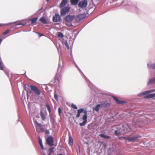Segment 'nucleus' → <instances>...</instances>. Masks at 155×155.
<instances>
[{
  "label": "nucleus",
  "mask_w": 155,
  "mask_h": 155,
  "mask_svg": "<svg viewBox=\"0 0 155 155\" xmlns=\"http://www.w3.org/2000/svg\"><path fill=\"white\" fill-rule=\"evenodd\" d=\"M41 130L43 132L44 130V128H41Z\"/></svg>",
  "instance_id": "41"
},
{
  "label": "nucleus",
  "mask_w": 155,
  "mask_h": 155,
  "mask_svg": "<svg viewBox=\"0 0 155 155\" xmlns=\"http://www.w3.org/2000/svg\"><path fill=\"white\" fill-rule=\"evenodd\" d=\"M37 33L39 35V37H41L42 36H43V35L39 33Z\"/></svg>",
  "instance_id": "39"
},
{
  "label": "nucleus",
  "mask_w": 155,
  "mask_h": 155,
  "mask_svg": "<svg viewBox=\"0 0 155 155\" xmlns=\"http://www.w3.org/2000/svg\"><path fill=\"white\" fill-rule=\"evenodd\" d=\"M71 106L72 107L75 109H77L78 108V107H77V106L73 104H71Z\"/></svg>",
  "instance_id": "30"
},
{
  "label": "nucleus",
  "mask_w": 155,
  "mask_h": 155,
  "mask_svg": "<svg viewBox=\"0 0 155 155\" xmlns=\"http://www.w3.org/2000/svg\"><path fill=\"white\" fill-rule=\"evenodd\" d=\"M68 143L70 146H72L73 143V139L71 137H69Z\"/></svg>",
  "instance_id": "21"
},
{
  "label": "nucleus",
  "mask_w": 155,
  "mask_h": 155,
  "mask_svg": "<svg viewBox=\"0 0 155 155\" xmlns=\"http://www.w3.org/2000/svg\"><path fill=\"white\" fill-rule=\"evenodd\" d=\"M5 66L2 61L0 60V70H4Z\"/></svg>",
  "instance_id": "22"
},
{
  "label": "nucleus",
  "mask_w": 155,
  "mask_h": 155,
  "mask_svg": "<svg viewBox=\"0 0 155 155\" xmlns=\"http://www.w3.org/2000/svg\"><path fill=\"white\" fill-rule=\"evenodd\" d=\"M70 8L68 6H65L61 9L60 11V14L61 16L65 15L68 14L70 11Z\"/></svg>",
  "instance_id": "8"
},
{
  "label": "nucleus",
  "mask_w": 155,
  "mask_h": 155,
  "mask_svg": "<svg viewBox=\"0 0 155 155\" xmlns=\"http://www.w3.org/2000/svg\"><path fill=\"white\" fill-rule=\"evenodd\" d=\"M62 110L60 107H59L58 108V112L59 116H60Z\"/></svg>",
  "instance_id": "31"
},
{
  "label": "nucleus",
  "mask_w": 155,
  "mask_h": 155,
  "mask_svg": "<svg viewBox=\"0 0 155 155\" xmlns=\"http://www.w3.org/2000/svg\"><path fill=\"white\" fill-rule=\"evenodd\" d=\"M40 20L43 24H47V22L45 19V18L44 17H41L40 19Z\"/></svg>",
  "instance_id": "18"
},
{
  "label": "nucleus",
  "mask_w": 155,
  "mask_h": 155,
  "mask_svg": "<svg viewBox=\"0 0 155 155\" xmlns=\"http://www.w3.org/2000/svg\"><path fill=\"white\" fill-rule=\"evenodd\" d=\"M79 152H80V148L79 147Z\"/></svg>",
  "instance_id": "44"
},
{
  "label": "nucleus",
  "mask_w": 155,
  "mask_h": 155,
  "mask_svg": "<svg viewBox=\"0 0 155 155\" xmlns=\"http://www.w3.org/2000/svg\"><path fill=\"white\" fill-rule=\"evenodd\" d=\"M18 25H20V24H18Z\"/></svg>",
  "instance_id": "49"
},
{
  "label": "nucleus",
  "mask_w": 155,
  "mask_h": 155,
  "mask_svg": "<svg viewBox=\"0 0 155 155\" xmlns=\"http://www.w3.org/2000/svg\"><path fill=\"white\" fill-rule=\"evenodd\" d=\"M40 147H41V149H44V147H43V146L42 143L40 144Z\"/></svg>",
  "instance_id": "38"
},
{
  "label": "nucleus",
  "mask_w": 155,
  "mask_h": 155,
  "mask_svg": "<svg viewBox=\"0 0 155 155\" xmlns=\"http://www.w3.org/2000/svg\"><path fill=\"white\" fill-rule=\"evenodd\" d=\"M74 16L68 15L64 19L65 24L68 26L70 27L71 26V21L74 19Z\"/></svg>",
  "instance_id": "4"
},
{
  "label": "nucleus",
  "mask_w": 155,
  "mask_h": 155,
  "mask_svg": "<svg viewBox=\"0 0 155 155\" xmlns=\"http://www.w3.org/2000/svg\"><path fill=\"white\" fill-rule=\"evenodd\" d=\"M40 115L42 119L43 120H44L45 119V116L42 110H41L40 111Z\"/></svg>",
  "instance_id": "17"
},
{
  "label": "nucleus",
  "mask_w": 155,
  "mask_h": 155,
  "mask_svg": "<svg viewBox=\"0 0 155 155\" xmlns=\"http://www.w3.org/2000/svg\"><path fill=\"white\" fill-rule=\"evenodd\" d=\"M149 67L153 69H155V63L148 65Z\"/></svg>",
  "instance_id": "25"
},
{
  "label": "nucleus",
  "mask_w": 155,
  "mask_h": 155,
  "mask_svg": "<svg viewBox=\"0 0 155 155\" xmlns=\"http://www.w3.org/2000/svg\"><path fill=\"white\" fill-rule=\"evenodd\" d=\"M59 155H63L61 154H60Z\"/></svg>",
  "instance_id": "46"
},
{
  "label": "nucleus",
  "mask_w": 155,
  "mask_h": 155,
  "mask_svg": "<svg viewBox=\"0 0 155 155\" xmlns=\"http://www.w3.org/2000/svg\"><path fill=\"white\" fill-rule=\"evenodd\" d=\"M38 19V17H35L31 19L30 20L31 21V23L33 24Z\"/></svg>",
  "instance_id": "23"
},
{
  "label": "nucleus",
  "mask_w": 155,
  "mask_h": 155,
  "mask_svg": "<svg viewBox=\"0 0 155 155\" xmlns=\"http://www.w3.org/2000/svg\"><path fill=\"white\" fill-rule=\"evenodd\" d=\"M87 4V0H84L80 1L78 4V6L81 8H85Z\"/></svg>",
  "instance_id": "11"
},
{
  "label": "nucleus",
  "mask_w": 155,
  "mask_h": 155,
  "mask_svg": "<svg viewBox=\"0 0 155 155\" xmlns=\"http://www.w3.org/2000/svg\"><path fill=\"white\" fill-rule=\"evenodd\" d=\"M83 112L84 115L83 116V119H87V111L84 110L83 108H80L77 110V114L76 116L77 118H78L80 116L81 113Z\"/></svg>",
  "instance_id": "5"
},
{
  "label": "nucleus",
  "mask_w": 155,
  "mask_h": 155,
  "mask_svg": "<svg viewBox=\"0 0 155 155\" xmlns=\"http://www.w3.org/2000/svg\"><path fill=\"white\" fill-rule=\"evenodd\" d=\"M65 45H66L67 47L68 48L69 47L68 44L67 42H65Z\"/></svg>",
  "instance_id": "40"
},
{
  "label": "nucleus",
  "mask_w": 155,
  "mask_h": 155,
  "mask_svg": "<svg viewBox=\"0 0 155 155\" xmlns=\"http://www.w3.org/2000/svg\"><path fill=\"white\" fill-rule=\"evenodd\" d=\"M44 155H46V154H45V153H44Z\"/></svg>",
  "instance_id": "48"
},
{
  "label": "nucleus",
  "mask_w": 155,
  "mask_h": 155,
  "mask_svg": "<svg viewBox=\"0 0 155 155\" xmlns=\"http://www.w3.org/2000/svg\"><path fill=\"white\" fill-rule=\"evenodd\" d=\"M10 31V30H7L3 33V34L5 35L8 34Z\"/></svg>",
  "instance_id": "33"
},
{
  "label": "nucleus",
  "mask_w": 155,
  "mask_h": 155,
  "mask_svg": "<svg viewBox=\"0 0 155 155\" xmlns=\"http://www.w3.org/2000/svg\"><path fill=\"white\" fill-rule=\"evenodd\" d=\"M49 0H46L47 1V2H48L49 1Z\"/></svg>",
  "instance_id": "45"
},
{
  "label": "nucleus",
  "mask_w": 155,
  "mask_h": 155,
  "mask_svg": "<svg viewBox=\"0 0 155 155\" xmlns=\"http://www.w3.org/2000/svg\"><path fill=\"white\" fill-rule=\"evenodd\" d=\"M102 138H103L106 139H108L110 138V137L109 136L105 135L104 134H101L99 135Z\"/></svg>",
  "instance_id": "20"
},
{
  "label": "nucleus",
  "mask_w": 155,
  "mask_h": 155,
  "mask_svg": "<svg viewBox=\"0 0 155 155\" xmlns=\"http://www.w3.org/2000/svg\"><path fill=\"white\" fill-rule=\"evenodd\" d=\"M45 133L46 134H48L49 133V132L48 130H46L45 131Z\"/></svg>",
  "instance_id": "37"
},
{
  "label": "nucleus",
  "mask_w": 155,
  "mask_h": 155,
  "mask_svg": "<svg viewBox=\"0 0 155 155\" xmlns=\"http://www.w3.org/2000/svg\"><path fill=\"white\" fill-rule=\"evenodd\" d=\"M86 16L85 14H79L76 17L75 19L77 21H80L84 19Z\"/></svg>",
  "instance_id": "10"
},
{
  "label": "nucleus",
  "mask_w": 155,
  "mask_h": 155,
  "mask_svg": "<svg viewBox=\"0 0 155 155\" xmlns=\"http://www.w3.org/2000/svg\"><path fill=\"white\" fill-rule=\"evenodd\" d=\"M51 153H49L48 154V155H51Z\"/></svg>",
  "instance_id": "43"
},
{
  "label": "nucleus",
  "mask_w": 155,
  "mask_h": 155,
  "mask_svg": "<svg viewBox=\"0 0 155 155\" xmlns=\"http://www.w3.org/2000/svg\"><path fill=\"white\" fill-rule=\"evenodd\" d=\"M34 123L35 125H36L37 127H41L42 126L41 124L38 123L36 120L34 121Z\"/></svg>",
  "instance_id": "27"
},
{
  "label": "nucleus",
  "mask_w": 155,
  "mask_h": 155,
  "mask_svg": "<svg viewBox=\"0 0 155 155\" xmlns=\"http://www.w3.org/2000/svg\"><path fill=\"white\" fill-rule=\"evenodd\" d=\"M58 36L59 38H63L64 36L62 33L59 32H58Z\"/></svg>",
  "instance_id": "29"
},
{
  "label": "nucleus",
  "mask_w": 155,
  "mask_h": 155,
  "mask_svg": "<svg viewBox=\"0 0 155 155\" xmlns=\"http://www.w3.org/2000/svg\"><path fill=\"white\" fill-rule=\"evenodd\" d=\"M142 118H139L137 119L135 118L133 120L132 123L133 126H135L136 128H137V127H141L143 126L144 125V122L142 120Z\"/></svg>",
  "instance_id": "3"
},
{
  "label": "nucleus",
  "mask_w": 155,
  "mask_h": 155,
  "mask_svg": "<svg viewBox=\"0 0 155 155\" xmlns=\"http://www.w3.org/2000/svg\"><path fill=\"white\" fill-rule=\"evenodd\" d=\"M29 92L30 93H32V91H29Z\"/></svg>",
  "instance_id": "42"
},
{
  "label": "nucleus",
  "mask_w": 155,
  "mask_h": 155,
  "mask_svg": "<svg viewBox=\"0 0 155 155\" xmlns=\"http://www.w3.org/2000/svg\"><path fill=\"white\" fill-rule=\"evenodd\" d=\"M53 148L51 147L49 149V150L50 152L49 153H51L53 152Z\"/></svg>",
  "instance_id": "32"
},
{
  "label": "nucleus",
  "mask_w": 155,
  "mask_h": 155,
  "mask_svg": "<svg viewBox=\"0 0 155 155\" xmlns=\"http://www.w3.org/2000/svg\"><path fill=\"white\" fill-rule=\"evenodd\" d=\"M155 83V78H153L150 79L148 82V84Z\"/></svg>",
  "instance_id": "19"
},
{
  "label": "nucleus",
  "mask_w": 155,
  "mask_h": 155,
  "mask_svg": "<svg viewBox=\"0 0 155 155\" xmlns=\"http://www.w3.org/2000/svg\"><path fill=\"white\" fill-rule=\"evenodd\" d=\"M2 25L1 24H0V26H1Z\"/></svg>",
  "instance_id": "47"
},
{
  "label": "nucleus",
  "mask_w": 155,
  "mask_h": 155,
  "mask_svg": "<svg viewBox=\"0 0 155 155\" xmlns=\"http://www.w3.org/2000/svg\"><path fill=\"white\" fill-rule=\"evenodd\" d=\"M140 137V135L136 134L133 137H120L119 139L120 140H121V138H123L124 139H126L129 142H134L138 141L139 140V138Z\"/></svg>",
  "instance_id": "2"
},
{
  "label": "nucleus",
  "mask_w": 155,
  "mask_h": 155,
  "mask_svg": "<svg viewBox=\"0 0 155 155\" xmlns=\"http://www.w3.org/2000/svg\"><path fill=\"white\" fill-rule=\"evenodd\" d=\"M108 105V103H104L101 104H97L95 107L93 108V110H95L97 112L99 111V110L101 108L103 107H107Z\"/></svg>",
  "instance_id": "7"
},
{
  "label": "nucleus",
  "mask_w": 155,
  "mask_h": 155,
  "mask_svg": "<svg viewBox=\"0 0 155 155\" xmlns=\"http://www.w3.org/2000/svg\"><path fill=\"white\" fill-rule=\"evenodd\" d=\"M39 144H42V140L41 139H40L39 137Z\"/></svg>",
  "instance_id": "36"
},
{
  "label": "nucleus",
  "mask_w": 155,
  "mask_h": 155,
  "mask_svg": "<svg viewBox=\"0 0 155 155\" xmlns=\"http://www.w3.org/2000/svg\"><path fill=\"white\" fill-rule=\"evenodd\" d=\"M30 87L31 91L34 93L38 96L41 95V91L37 87L33 85H30Z\"/></svg>",
  "instance_id": "6"
},
{
  "label": "nucleus",
  "mask_w": 155,
  "mask_h": 155,
  "mask_svg": "<svg viewBox=\"0 0 155 155\" xmlns=\"http://www.w3.org/2000/svg\"><path fill=\"white\" fill-rule=\"evenodd\" d=\"M46 142L51 146H53L54 145V141L53 138L51 137H48L46 140Z\"/></svg>",
  "instance_id": "12"
},
{
  "label": "nucleus",
  "mask_w": 155,
  "mask_h": 155,
  "mask_svg": "<svg viewBox=\"0 0 155 155\" xmlns=\"http://www.w3.org/2000/svg\"><path fill=\"white\" fill-rule=\"evenodd\" d=\"M68 0H62L61 3L59 5L60 8H62L64 7L68 2Z\"/></svg>",
  "instance_id": "14"
},
{
  "label": "nucleus",
  "mask_w": 155,
  "mask_h": 155,
  "mask_svg": "<svg viewBox=\"0 0 155 155\" xmlns=\"http://www.w3.org/2000/svg\"><path fill=\"white\" fill-rule=\"evenodd\" d=\"M62 69V68L61 67L58 66V71L57 74L56 75V76L54 78V82H56L57 83H58L59 81V80L60 79V77L59 76V77H58L57 75L58 74H59L61 71V70Z\"/></svg>",
  "instance_id": "9"
},
{
  "label": "nucleus",
  "mask_w": 155,
  "mask_h": 155,
  "mask_svg": "<svg viewBox=\"0 0 155 155\" xmlns=\"http://www.w3.org/2000/svg\"><path fill=\"white\" fill-rule=\"evenodd\" d=\"M46 107H47V109L49 113L51 112V109L50 108V106L48 104H45Z\"/></svg>",
  "instance_id": "28"
},
{
  "label": "nucleus",
  "mask_w": 155,
  "mask_h": 155,
  "mask_svg": "<svg viewBox=\"0 0 155 155\" xmlns=\"http://www.w3.org/2000/svg\"><path fill=\"white\" fill-rule=\"evenodd\" d=\"M127 128H124V131L125 133H127L129 132H131L133 131L132 129L128 125H127Z\"/></svg>",
  "instance_id": "16"
},
{
  "label": "nucleus",
  "mask_w": 155,
  "mask_h": 155,
  "mask_svg": "<svg viewBox=\"0 0 155 155\" xmlns=\"http://www.w3.org/2000/svg\"><path fill=\"white\" fill-rule=\"evenodd\" d=\"M60 16L58 14H56L53 17V21L55 22L59 21L60 20Z\"/></svg>",
  "instance_id": "13"
},
{
  "label": "nucleus",
  "mask_w": 155,
  "mask_h": 155,
  "mask_svg": "<svg viewBox=\"0 0 155 155\" xmlns=\"http://www.w3.org/2000/svg\"><path fill=\"white\" fill-rule=\"evenodd\" d=\"M113 98L116 102L118 104H123L125 103L124 101H119L117 97L114 96H113Z\"/></svg>",
  "instance_id": "15"
},
{
  "label": "nucleus",
  "mask_w": 155,
  "mask_h": 155,
  "mask_svg": "<svg viewBox=\"0 0 155 155\" xmlns=\"http://www.w3.org/2000/svg\"><path fill=\"white\" fill-rule=\"evenodd\" d=\"M54 97L55 99L57 101L58 99V96L55 93L54 94Z\"/></svg>",
  "instance_id": "35"
},
{
  "label": "nucleus",
  "mask_w": 155,
  "mask_h": 155,
  "mask_svg": "<svg viewBox=\"0 0 155 155\" xmlns=\"http://www.w3.org/2000/svg\"><path fill=\"white\" fill-rule=\"evenodd\" d=\"M114 133L115 135L117 136H118V135L120 134V132H118L117 130H115Z\"/></svg>",
  "instance_id": "34"
},
{
  "label": "nucleus",
  "mask_w": 155,
  "mask_h": 155,
  "mask_svg": "<svg viewBox=\"0 0 155 155\" xmlns=\"http://www.w3.org/2000/svg\"><path fill=\"white\" fill-rule=\"evenodd\" d=\"M78 2V0H71V4L74 5L77 4Z\"/></svg>",
  "instance_id": "24"
},
{
  "label": "nucleus",
  "mask_w": 155,
  "mask_h": 155,
  "mask_svg": "<svg viewBox=\"0 0 155 155\" xmlns=\"http://www.w3.org/2000/svg\"><path fill=\"white\" fill-rule=\"evenodd\" d=\"M155 91V90H151L149 91H147L143 92L138 95L139 96H141L143 95H144V98H145L148 99L155 97V93L150 94L149 93L153 92Z\"/></svg>",
  "instance_id": "1"
},
{
  "label": "nucleus",
  "mask_w": 155,
  "mask_h": 155,
  "mask_svg": "<svg viewBox=\"0 0 155 155\" xmlns=\"http://www.w3.org/2000/svg\"><path fill=\"white\" fill-rule=\"evenodd\" d=\"M84 120L82 123H80L79 124L80 126H84L87 122V119H83Z\"/></svg>",
  "instance_id": "26"
}]
</instances>
